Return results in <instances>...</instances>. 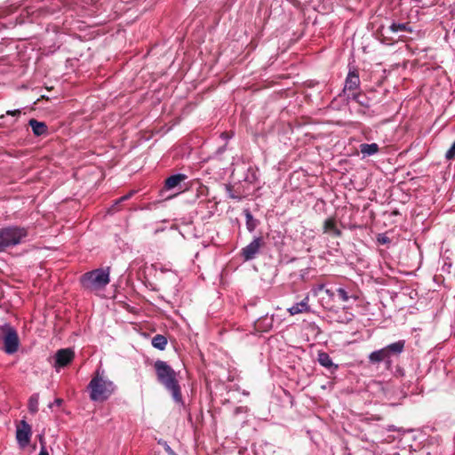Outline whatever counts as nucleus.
Returning a JSON list of instances; mask_svg holds the SVG:
<instances>
[{
	"label": "nucleus",
	"mask_w": 455,
	"mask_h": 455,
	"mask_svg": "<svg viewBox=\"0 0 455 455\" xmlns=\"http://www.w3.org/2000/svg\"><path fill=\"white\" fill-rule=\"evenodd\" d=\"M154 367L158 381L172 393L176 402H180L181 400V393L177 379V373L164 361H156Z\"/></svg>",
	"instance_id": "f257e3e1"
},
{
	"label": "nucleus",
	"mask_w": 455,
	"mask_h": 455,
	"mask_svg": "<svg viewBox=\"0 0 455 455\" xmlns=\"http://www.w3.org/2000/svg\"><path fill=\"white\" fill-rule=\"evenodd\" d=\"M90 398L94 402H104L115 392L116 386L104 376L103 372L97 371L89 383Z\"/></svg>",
	"instance_id": "f03ea898"
},
{
	"label": "nucleus",
	"mask_w": 455,
	"mask_h": 455,
	"mask_svg": "<svg viewBox=\"0 0 455 455\" xmlns=\"http://www.w3.org/2000/svg\"><path fill=\"white\" fill-rule=\"evenodd\" d=\"M109 268H98L85 273L82 278V283L85 289L92 291L103 290L110 282Z\"/></svg>",
	"instance_id": "7ed1b4c3"
},
{
	"label": "nucleus",
	"mask_w": 455,
	"mask_h": 455,
	"mask_svg": "<svg viewBox=\"0 0 455 455\" xmlns=\"http://www.w3.org/2000/svg\"><path fill=\"white\" fill-rule=\"evenodd\" d=\"M0 235L8 248L22 243L28 235V231L24 228L8 227L0 229Z\"/></svg>",
	"instance_id": "20e7f679"
},
{
	"label": "nucleus",
	"mask_w": 455,
	"mask_h": 455,
	"mask_svg": "<svg viewBox=\"0 0 455 455\" xmlns=\"http://www.w3.org/2000/svg\"><path fill=\"white\" fill-rule=\"evenodd\" d=\"M0 331L4 334V351L7 354L15 353L20 344L17 331L9 324L0 327Z\"/></svg>",
	"instance_id": "39448f33"
},
{
	"label": "nucleus",
	"mask_w": 455,
	"mask_h": 455,
	"mask_svg": "<svg viewBox=\"0 0 455 455\" xmlns=\"http://www.w3.org/2000/svg\"><path fill=\"white\" fill-rule=\"evenodd\" d=\"M75 354L70 348H63L57 351L55 355L54 368L59 371L60 368L67 366L74 359Z\"/></svg>",
	"instance_id": "423d86ee"
},
{
	"label": "nucleus",
	"mask_w": 455,
	"mask_h": 455,
	"mask_svg": "<svg viewBox=\"0 0 455 455\" xmlns=\"http://www.w3.org/2000/svg\"><path fill=\"white\" fill-rule=\"evenodd\" d=\"M31 436V427L24 420L17 428L16 438L20 446L25 447L28 444Z\"/></svg>",
	"instance_id": "0eeeda50"
},
{
	"label": "nucleus",
	"mask_w": 455,
	"mask_h": 455,
	"mask_svg": "<svg viewBox=\"0 0 455 455\" xmlns=\"http://www.w3.org/2000/svg\"><path fill=\"white\" fill-rule=\"evenodd\" d=\"M262 245V239L258 237L255 238L243 250V255L246 260L251 259L258 253L260 246Z\"/></svg>",
	"instance_id": "6e6552de"
},
{
	"label": "nucleus",
	"mask_w": 455,
	"mask_h": 455,
	"mask_svg": "<svg viewBox=\"0 0 455 455\" xmlns=\"http://www.w3.org/2000/svg\"><path fill=\"white\" fill-rule=\"evenodd\" d=\"M308 297L307 296L303 300H301L299 303H297L288 308V312L291 315H297L301 313H307L310 311V307L308 305Z\"/></svg>",
	"instance_id": "1a4fd4ad"
},
{
	"label": "nucleus",
	"mask_w": 455,
	"mask_h": 455,
	"mask_svg": "<svg viewBox=\"0 0 455 455\" xmlns=\"http://www.w3.org/2000/svg\"><path fill=\"white\" fill-rule=\"evenodd\" d=\"M359 84L360 79L357 72L349 71L345 83V90L354 91L358 88Z\"/></svg>",
	"instance_id": "9d476101"
},
{
	"label": "nucleus",
	"mask_w": 455,
	"mask_h": 455,
	"mask_svg": "<svg viewBox=\"0 0 455 455\" xmlns=\"http://www.w3.org/2000/svg\"><path fill=\"white\" fill-rule=\"evenodd\" d=\"M390 358V355L388 350L386 347L374 351L369 355V360L371 363H379L382 361L388 360Z\"/></svg>",
	"instance_id": "9b49d317"
},
{
	"label": "nucleus",
	"mask_w": 455,
	"mask_h": 455,
	"mask_svg": "<svg viewBox=\"0 0 455 455\" xmlns=\"http://www.w3.org/2000/svg\"><path fill=\"white\" fill-rule=\"evenodd\" d=\"M323 232L326 234L332 235L334 236H339L341 234L340 230L337 228L334 219L332 218L327 219L324 221Z\"/></svg>",
	"instance_id": "f8f14e48"
},
{
	"label": "nucleus",
	"mask_w": 455,
	"mask_h": 455,
	"mask_svg": "<svg viewBox=\"0 0 455 455\" xmlns=\"http://www.w3.org/2000/svg\"><path fill=\"white\" fill-rule=\"evenodd\" d=\"M29 125L32 128L34 134L36 136L44 135L47 132V126L43 122H38L35 119H31L29 121Z\"/></svg>",
	"instance_id": "ddd939ff"
},
{
	"label": "nucleus",
	"mask_w": 455,
	"mask_h": 455,
	"mask_svg": "<svg viewBox=\"0 0 455 455\" xmlns=\"http://www.w3.org/2000/svg\"><path fill=\"white\" fill-rule=\"evenodd\" d=\"M186 175L184 174H176L169 177L165 180V188L168 189H172L176 188L181 181L186 180Z\"/></svg>",
	"instance_id": "4468645a"
},
{
	"label": "nucleus",
	"mask_w": 455,
	"mask_h": 455,
	"mask_svg": "<svg viewBox=\"0 0 455 455\" xmlns=\"http://www.w3.org/2000/svg\"><path fill=\"white\" fill-rule=\"evenodd\" d=\"M360 150L363 156H371L379 151V146L376 143L361 144Z\"/></svg>",
	"instance_id": "2eb2a0df"
},
{
	"label": "nucleus",
	"mask_w": 455,
	"mask_h": 455,
	"mask_svg": "<svg viewBox=\"0 0 455 455\" xmlns=\"http://www.w3.org/2000/svg\"><path fill=\"white\" fill-rule=\"evenodd\" d=\"M318 362L319 363L325 367V368H328V369H331V368H334V369H337V365H334V363H332L331 357L329 356L328 354L326 353H319L318 355Z\"/></svg>",
	"instance_id": "dca6fc26"
},
{
	"label": "nucleus",
	"mask_w": 455,
	"mask_h": 455,
	"mask_svg": "<svg viewBox=\"0 0 455 455\" xmlns=\"http://www.w3.org/2000/svg\"><path fill=\"white\" fill-rule=\"evenodd\" d=\"M403 347L404 341L400 340L387 346L386 348L387 350H388V353L391 356L392 355H399L400 353H402V351L403 350Z\"/></svg>",
	"instance_id": "f3484780"
},
{
	"label": "nucleus",
	"mask_w": 455,
	"mask_h": 455,
	"mask_svg": "<svg viewBox=\"0 0 455 455\" xmlns=\"http://www.w3.org/2000/svg\"><path fill=\"white\" fill-rule=\"evenodd\" d=\"M167 344V339L163 335H156L152 339V345L154 347L158 348L160 350H164Z\"/></svg>",
	"instance_id": "a211bd4d"
},
{
	"label": "nucleus",
	"mask_w": 455,
	"mask_h": 455,
	"mask_svg": "<svg viewBox=\"0 0 455 455\" xmlns=\"http://www.w3.org/2000/svg\"><path fill=\"white\" fill-rule=\"evenodd\" d=\"M39 395L37 394L33 395L28 400V410L32 413H36L38 411Z\"/></svg>",
	"instance_id": "6ab92c4d"
},
{
	"label": "nucleus",
	"mask_w": 455,
	"mask_h": 455,
	"mask_svg": "<svg viewBox=\"0 0 455 455\" xmlns=\"http://www.w3.org/2000/svg\"><path fill=\"white\" fill-rule=\"evenodd\" d=\"M389 29L392 32H399V31H405L407 28H406V25L405 24H395V23H393L389 27Z\"/></svg>",
	"instance_id": "aec40b11"
},
{
	"label": "nucleus",
	"mask_w": 455,
	"mask_h": 455,
	"mask_svg": "<svg viewBox=\"0 0 455 455\" xmlns=\"http://www.w3.org/2000/svg\"><path fill=\"white\" fill-rule=\"evenodd\" d=\"M337 291H338V294H339V298H340V299L342 301H347L348 300L349 296L347 295V292L344 289L339 288L337 290Z\"/></svg>",
	"instance_id": "412c9836"
},
{
	"label": "nucleus",
	"mask_w": 455,
	"mask_h": 455,
	"mask_svg": "<svg viewBox=\"0 0 455 455\" xmlns=\"http://www.w3.org/2000/svg\"><path fill=\"white\" fill-rule=\"evenodd\" d=\"M455 156V141L453 142L451 148L446 153V158L447 159H452Z\"/></svg>",
	"instance_id": "4be33fe9"
},
{
	"label": "nucleus",
	"mask_w": 455,
	"mask_h": 455,
	"mask_svg": "<svg viewBox=\"0 0 455 455\" xmlns=\"http://www.w3.org/2000/svg\"><path fill=\"white\" fill-rule=\"evenodd\" d=\"M7 249L5 242L3 239V236L0 235V252L4 251Z\"/></svg>",
	"instance_id": "5701e85b"
},
{
	"label": "nucleus",
	"mask_w": 455,
	"mask_h": 455,
	"mask_svg": "<svg viewBox=\"0 0 455 455\" xmlns=\"http://www.w3.org/2000/svg\"><path fill=\"white\" fill-rule=\"evenodd\" d=\"M41 443H43L42 440H41ZM38 455H49V452L47 451V450L44 444H42L41 451Z\"/></svg>",
	"instance_id": "b1692460"
},
{
	"label": "nucleus",
	"mask_w": 455,
	"mask_h": 455,
	"mask_svg": "<svg viewBox=\"0 0 455 455\" xmlns=\"http://www.w3.org/2000/svg\"><path fill=\"white\" fill-rule=\"evenodd\" d=\"M20 110H14V111H8L7 114L8 115H12V116H18L20 115Z\"/></svg>",
	"instance_id": "393cba45"
},
{
	"label": "nucleus",
	"mask_w": 455,
	"mask_h": 455,
	"mask_svg": "<svg viewBox=\"0 0 455 455\" xmlns=\"http://www.w3.org/2000/svg\"><path fill=\"white\" fill-rule=\"evenodd\" d=\"M166 451L170 454V455H175V452L169 447V446H166Z\"/></svg>",
	"instance_id": "a878e982"
},
{
	"label": "nucleus",
	"mask_w": 455,
	"mask_h": 455,
	"mask_svg": "<svg viewBox=\"0 0 455 455\" xmlns=\"http://www.w3.org/2000/svg\"><path fill=\"white\" fill-rule=\"evenodd\" d=\"M130 196H131V194L126 195V196H124L121 197V198L119 199V201H120V202H121V201H124V200L128 199Z\"/></svg>",
	"instance_id": "bb28decb"
},
{
	"label": "nucleus",
	"mask_w": 455,
	"mask_h": 455,
	"mask_svg": "<svg viewBox=\"0 0 455 455\" xmlns=\"http://www.w3.org/2000/svg\"><path fill=\"white\" fill-rule=\"evenodd\" d=\"M54 403H55L57 405H60V404H61V403H62V400H61V399H60V398H58V399H56V400H55V402H54Z\"/></svg>",
	"instance_id": "cd10ccee"
}]
</instances>
